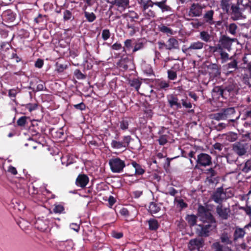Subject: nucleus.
Returning a JSON list of instances; mask_svg holds the SVG:
<instances>
[{"instance_id":"1","label":"nucleus","mask_w":251,"mask_h":251,"mask_svg":"<svg viewBox=\"0 0 251 251\" xmlns=\"http://www.w3.org/2000/svg\"><path fill=\"white\" fill-rule=\"evenodd\" d=\"M210 223H204L202 226L200 225L197 226V232L199 235L201 236H208V233L212 230V228L214 227V222L210 216L209 219Z\"/></svg>"},{"instance_id":"2","label":"nucleus","mask_w":251,"mask_h":251,"mask_svg":"<svg viewBox=\"0 0 251 251\" xmlns=\"http://www.w3.org/2000/svg\"><path fill=\"white\" fill-rule=\"evenodd\" d=\"M109 164L110 169L113 173L121 172L126 166L125 162L119 158H115L110 159Z\"/></svg>"},{"instance_id":"3","label":"nucleus","mask_w":251,"mask_h":251,"mask_svg":"<svg viewBox=\"0 0 251 251\" xmlns=\"http://www.w3.org/2000/svg\"><path fill=\"white\" fill-rule=\"evenodd\" d=\"M197 162L200 166H209L211 164V158L208 154L201 153L198 156Z\"/></svg>"},{"instance_id":"4","label":"nucleus","mask_w":251,"mask_h":251,"mask_svg":"<svg viewBox=\"0 0 251 251\" xmlns=\"http://www.w3.org/2000/svg\"><path fill=\"white\" fill-rule=\"evenodd\" d=\"M203 240L202 239H194L189 241L188 247L191 251H199L203 245Z\"/></svg>"},{"instance_id":"5","label":"nucleus","mask_w":251,"mask_h":251,"mask_svg":"<svg viewBox=\"0 0 251 251\" xmlns=\"http://www.w3.org/2000/svg\"><path fill=\"white\" fill-rule=\"evenodd\" d=\"M231 16L234 20H237L242 17V11L244 10L241 8L237 4H233L231 7Z\"/></svg>"},{"instance_id":"6","label":"nucleus","mask_w":251,"mask_h":251,"mask_svg":"<svg viewBox=\"0 0 251 251\" xmlns=\"http://www.w3.org/2000/svg\"><path fill=\"white\" fill-rule=\"evenodd\" d=\"M88 181L89 178L87 176L85 175H80L77 176L75 183L78 186L84 187L87 185Z\"/></svg>"},{"instance_id":"7","label":"nucleus","mask_w":251,"mask_h":251,"mask_svg":"<svg viewBox=\"0 0 251 251\" xmlns=\"http://www.w3.org/2000/svg\"><path fill=\"white\" fill-rule=\"evenodd\" d=\"M202 7L199 4H193L190 10V15L193 16H200L202 13Z\"/></svg>"},{"instance_id":"8","label":"nucleus","mask_w":251,"mask_h":251,"mask_svg":"<svg viewBox=\"0 0 251 251\" xmlns=\"http://www.w3.org/2000/svg\"><path fill=\"white\" fill-rule=\"evenodd\" d=\"M59 249L65 251H70L72 250L73 243L71 241H61L58 244Z\"/></svg>"},{"instance_id":"9","label":"nucleus","mask_w":251,"mask_h":251,"mask_svg":"<svg viewBox=\"0 0 251 251\" xmlns=\"http://www.w3.org/2000/svg\"><path fill=\"white\" fill-rule=\"evenodd\" d=\"M217 212L222 218L226 219L228 217L229 209L227 208L223 207L221 205H219L217 207Z\"/></svg>"},{"instance_id":"10","label":"nucleus","mask_w":251,"mask_h":251,"mask_svg":"<svg viewBox=\"0 0 251 251\" xmlns=\"http://www.w3.org/2000/svg\"><path fill=\"white\" fill-rule=\"evenodd\" d=\"M237 4L243 10L250 8V11H251V0H237Z\"/></svg>"},{"instance_id":"11","label":"nucleus","mask_w":251,"mask_h":251,"mask_svg":"<svg viewBox=\"0 0 251 251\" xmlns=\"http://www.w3.org/2000/svg\"><path fill=\"white\" fill-rule=\"evenodd\" d=\"M178 47L179 44L178 41L174 38L169 39L166 44V49L168 50L177 49Z\"/></svg>"},{"instance_id":"12","label":"nucleus","mask_w":251,"mask_h":251,"mask_svg":"<svg viewBox=\"0 0 251 251\" xmlns=\"http://www.w3.org/2000/svg\"><path fill=\"white\" fill-rule=\"evenodd\" d=\"M178 101V99L173 95H171L168 97V102L172 107L180 108L181 104Z\"/></svg>"},{"instance_id":"13","label":"nucleus","mask_w":251,"mask_h":251,"mask_svg":"<svg viewBox=\"0 0 251 251\" xmlns=\"http://www.w3.org/2000/svg\"><path fill=\"white\" fill-rule=\"evenodd\" d=\"M166 0H163L160 2H155L152 3V5H155L159 7L162 12L169 10L170 7L166 4Z\"/></svg>"},{"instance_id":"14","label":"nucleus","mask_w":251,"mask_h":251,"mask_svg":"<svg viewBox=\"0 0 251 251\" xmlns=\"http://www.w3.org/2000/svg\"><path fill=\"white\" fill-rule=\"evenodd\" d=\"M129 4L128 0H115L114 4L119 7L122 8L124 10L126 8Z\"/></svg>"},{"instance_id":"15","label":"nucleus","mask_w":251,"mask_h":251,"mask_svg":"<svg viewBox=\"0 0 251 251\" xmlns=\"http://www.w3.org/2000/svg\"><path fill=\"white\" fill-rule=\"evenodd\" d=\"M131 165L132 167L135 169V174L136 175H140L144 173V170L136 162L133 161L131 163Z\"/></svg>"},{"instance_id":"16","label":"nucleus","mask_w":251,"mask_h":251,"mask_svg":"<svg viewBox=\"0 0 251 251\" xmlns=\"http://www.w3.org/2000/svg\"><path fill=\"white\" fill-rule=\"evenodd\" d=\"M111 146L112 148L116 150H124V146L122 142L118 141L113 140L111 143Z\"/></svg>"},{"instance_id":"17","label":"nucleus","mask_w":251,"mask_h":251,"mask_svg":"<svg viewBox=\"0 0 251 251\" xmlns=\"http://www.w3.org/2000/svg\"><path fill=\"white\" fill-rule=\"evenodd\" d=\"M160 210V206L154 202H151L149 206V210L151 213L155 214Z\"/></svg>"},{"instance_id":"18","label":"nucleus","mask_w":251,"mask_h":251,"mask_svg":"<svg viewBox=\"0 0 251 251\" xmlns=\"http://www.w3.org/2000/svg\"><path fill=\"white\" fill-rule=\"evenodd\" d=\"M212 248L215 251H233L229 248H223L218 242L214 243Z\"/></svg>"},{"instance_id":"19","label":"nucleus","mask_w":251,"mask_h":251,"mask_svg":"<svg viewBox=\"0 0 251 251\" xmlns=\"http://www.w3.org/2000/svg\"><path fill=\"white\" fill-rule=\"evenodd\" d=\"M203 47V43L197 41L195 42L192 43L190 45L188 49L189 50H201L202 49Z\"/></svg>"},{"instance_id":"20","label":"nucleus","mask_w":251,"mask_h":251,"mask_svg":"<svg viewBox=\"0 0 251 251\" xmlns=\"http://www.w3.org/2000/svg\"><path fill=\"white\" fill-rule=\"evenodd\" d=\"M245 234V232L243 228H237L234 232L235 239L243 237Z\"/></svg>"},{"instance_id":"21","label":"nucleus","mask_w":251,"mask_h":251,"mask_svg":"<svg viewBox=\"0 0 251 251\" xmlns=\"http://www.w3.org/2000/svg\"><path fill=\"white\" fill-rule=\"evenodd\" d=\"M186 219L190 226H193L196 223L197 217L193 215H188Z\"/></svg>"},{"instance_id":"22","label":"nucleus","mask_w":251,"mask_h":251,"mask_svg":"<svg viewBox=\"0 0 251 251\" xmlns=\"http://www.w3.org/2000/svg\"><path fill=\"white\" fill-rule=\"evenodd\" d=\"M149 228L151 230L156 229L158 227V224L156 220L151 219L149 221Z\"/></svg>"},{"instance_id":"23","label":"nucleus","mask_w":251,"mask_h":251,"mask_svg":"<svg viewBox=\"0 0 251 251\" xmlns=\"http://www.w3.org/2000/svg\"><path fill=\"white\" fill-rule=\"evenodd\" d=\"M200 38L203 41L207 42L210 41V35L206 31H201L200 33Z\"/></svg>"},{"instance_id":"24","label":"nucleus","mask_w":251,"mask_h":251,"mask_svg":"<svg viewBox=\"0 0 251 251\" xmlns=\"http://www.w3.org/2000/svg\"><path fill=\"white\" fill-rule=\"evenodd\" d=\"M223 194L221 191H217L213 196L214 201L217 203L220 202L223 199Z\"/></svg>"},{"instance_id":"25","label":"nucleus","mask_w":251,"mask_h":251,"mask_svg":"<svg viewBox=\"0 0 251 251\" xmlns=\"http://www.w3.org/2000/svg\"><path fill=\"white\" fill-rule=\"evenodd\" d=\"M130 139L131 138L129 136H126L124 137L122 142L124 146V150H126V148L128 147L130 141Z\"/></svg>"},{"instance_id":"26","label":"nucleus","mask_w":251,"mask_h":251,"mask_svg":"<svg viewBox=\"0 0 251 251\" xmlns=\"http://www.w3.org/2000/svg\"><path fill=\"white\" fill-rule=\"evenodd\" d=\"M159 30L160 31L168 34H173V31L172 29L165 25H161L159 27Z\"/></svg>"},{"instance_id":"27","label":"nucleus","mask_w":251,"mask_h":251,"mask_svg":"<svg viewBox=\"0 0 251 251\" xmlns=\"http://www.w3.org/2000/svg\"><path fill=\"white\" fill-rule=\"evenodd\" d=\"M221 240L222 242L225 244H230L231 241L229 240V236L226 233H223L221 236Z\"/></svg>"},{"instance_id":"28","label":"nucleus","mask_w":251,"mask_h":251,"mask_svg":"<svg viewBox=\"0 0 251 251\" xmlns=\"http://www.w3.org/2000/svg\"><path fill=\"white\" fill-rule=\"evenodd\" d=\"M85 15L87 20L90 22H93L95 19L96 16L93 13L85 12Z\"/></svg>"},{"instance_id":"29","label":"nucleus","mask_w":251,"mask_h":251,"mask_svg":"<svg viewBox=\"0 0 251 251\" xmlns=\"http://www.w3.org/2000/svg\"><path fill=\"white\" fill-rule=\"evenodd\" d=\"M102 38L104 40H107L110 36V33L108 29H104L102 32Z\"/></svg>"},{"instance_id":"30","label":"nucleus","mask_w":251,"mask_h":251,"mask_svg":"<svg viewBox=\"0 0 251 251\" xmlns=\"http://www.w3.org/2000/svg\"><path fill=\"white\" fill-rule=\"evenodd\" d=\"M237 138V134L234 133H230L227 136V139L230 142H234L235 141Z\"/></svg>"},{"instance_id":"31","label":"nucleus","mask_w":251,"mask_h":251,"mask_svg":"<svg viewBox=\"0 0 251 251\" xmlns=\"http://www.w3.org/2000/svg\"><path fill=\"white\" fill-rule=\"evenodd\" d=\"M213 15V12L212 11H208L204 15V18L206 19L207 22H210L212 19Z\"/></svg>"},{"instance_id":"32","label":"nucleus","mask_w":251,"mask_h":251,"mask_svg":"<svg viewBox=\"0 0 251 251\" xmlns=\"http://www.w3.org/2000/svg\"><path fill=\"white\" fill-rule=\"evenodd\" d=\"M64 210V207L61 205H55L54 208L53 209L54 212L57 213H61Z\"/></svg>"},{"instance_id":"33","label":"nucleus","mask_w":251,"mask_h":251,"mask_svg":"<svg viewBox=\"0 0 251 251\" xmlns=\"http://www.w3.org/2000/svg\"><path fill=\"white\" fill-rule=\"evenodd\" d=\"M158 142L160 145H164L167 142V138L166 135H162L158 139Z\"/></svg>"},{"instance_id":"34","label":"nucleus","mask_w":251,"mask_h":251,"mask_svg":"<svg viewBox=\"0 0 251 251\" xmlns=\"http://www.w3.org/2000/svg\"><path fill=\"white\" fill-rule=\"evenodd\" d=\"M237 29V26L235 24H231L229 26V31L232 34H235Z\"/></svg>"},{"instance_id":"35","label":"nucleus","mask_w":251,"mask_h":251,"mask_svg":"<svg viewBox=\"0 0 251 251\" xmlns=\"http://www.w3.org/2000/svg\"><path fill=\"white\" fill-rule=\"evenodd\" d=\"M26 121V117H22L17 121V124L20 126H25Z\"/></svg>"},{"instance_id":"36","label":"nucleus","mask_w":251,"mask_h":251,"mask_svg":"<svg viewBox=\"0 0 251 251\" xmlns=\"http://www.w3.org/2000/svg\"><path fill=\"white\" fill-rule=\"evenodd\" d=\"M72 14L69 10H66L63 13V18L64 20H69L72 18Z\"/></svg>"},{"instance_id":"37","label":"nucleus","mask_w":251,"mask_h":251,"mask_svg":"<svg viewBox=\"0 0 251 251\" xmlns=\"http://www.w3.org/2000/svg\"><path fill=\"white\" fill-rule=\"evenodd\" d=\"M168 74L170 79L174 80L176 77V73L173 71H168Z\"/></svg>"},{"instance_id":"38","label":"nucleus","mask_w":251,"mask_h":251,"mask_svg":"<svg viewBox=\"0 0 251 251\" xmlns=\"http://www.w3.org/2000/svg\"><path fill=\"white\" fill-rule=\"evenodd\" d=\"M220 54H221V58L223 60V61L225 62L228 60V54L227 53H226L223 50H221L220 52Z\"/></svg>"},{"instance_id":"39","label":"nucleus","mask_w":251,"mask_h":251,"mask_svg":"<svg viewBox=\"0 0 251 251\" xmlns=\"http://www.w3.org/2000/svg\"><path fill=\"white\" fill-rule=\"evenodd\" d=\"M7 171L13 175H16L18 173L16 169L14 167L12 166H10L8 167L7 169Z\"/></svg>"},{"instance_id":"40","label":"nucleus","mask_w":251,"mask_h":251,"mask_svg":"<svg viewBox=\"0 0 251 251\" xmlns=\"http://www.w3.org/2000/svg\"><path fill=\"white\" fill-rule=\"evenodd\" d=\"M26 109H27L30 112L35 110L37 107L36 104H31L29 103L26 105L25 106Z\"/></svg>"},{"instance_id":"41","label":"nucleus","mask_w":251,"mask_h":251,"mask_svg":"<svg viewBox=\"0 0 251 251\" xmlns=\"http://www.w3.org/2000/svg\"><path fill=\"white\" fill-rule=\"evenodd\" d=\"M143 47V44L142 42H137L134 48L133 52H135L140 49H141Z\"/></svg>"},{"instance_id":"42","label":"nucleus","mask_w":251,"mask_h":251,"mask_svg":"<svg viewBox=\"0 0 251 251\" xmlns=\"http://www.w3.org/2000/svg\"><path fill=\"white\" fill-rule=\"evenodd\" d=\"M176 202H177V205L182 208L186 207L187 206L186 204L182 200H177Z\"/></svg>"},{"instance_id":"43","label":"nucleus","mask_w":251,"mask_h":251,"mask_svg":"<svg viewBox=\"0 0 251 251\" xmlns=\"http://www.w3.org/2000/svg\"><path fill=\"white\" fill-rule=\"evenodd\" d=\"M70 227L75 231H78L79 229V226L76 224L72 223L70 225Z\"/></svg>"},{"instance_id":"44","label":"nucleus","mask_w":251,"mask_h":251,"mask_svg":"<svg viewBox=\"0 0 251 251\" xmlns=\"http://www.w3.org/2000/svg\"><path fill=\"white\" fill-rule=\"evenodd\" d=\"M234 150L239 154L243 155L245 153V151L244 149H239L237 147H234Z\"/></svg>"},{"instance_id":"45","label":"nucleus","mask_w":251,"mask_h":251,"mask_svg":"<svg viewBox=\"0 0 251 251\" xmlns=\"http://www.w3.org/2000/svg\"><path fill=\"white\" fill-rule=\"evenodd\" d=\"M112 236L116 239H120L123 236V233L122 232H113Z\"/></svg>"},{"instance_id":"46","label":"nucleus","mask_w":251,"mask_h":251,"mask_svg":"<svg viewBox=\"0 0 251 251\" xmlns=\"http://www.w3.org/2000/svg\"><path fill=\"white\" fill-rule=\"evenodd\" d=\"M122 48V45L120 43H116L112 46V49L114 50H119Z\"/></svg>"},{"instance_id":"47","label":"nucleus","mask_w":251,"mask_h":251,"mask_svg":"<svg viewBox=\"0 0 251 251\" xmlns=\"http://www.w3.org/2000/svg\"><path fill=\"white\" fill-rule=\"evenodd\" d=\"M132 40L130 39H127L125 42V46L127 49H130L131 47Z\"/></svg>"},{"instance_id":"48","label":"nucleus","mask_w":251,"mask_h":251,"mask_svg":"<svg viewBox=\"0 0 251 251\" xmlns=\"http://www.w3.org/2000/svg\"><path fill=\"white\" fill-rule=\"evenodd\" d=\"M75 107L76 109H78L81 110L84 109L85 108L84 104L82 102L75 105Z\"/></svg>"},{"instance_id":"49","label":"nucleus","mask_w":251,"mask_h":251,"mask_svg":"<svg viewBox=\"0 0 251 251\" xmlns=\"http://www.w3.org/2000/svg\"><path fill=\"white\" fill-rule=\"evenodd\" d=\"M43 65V61L41 59H38L35 63V66L39 68H41Z\"/></svg>"},{"instance_id":"50","label":"nucleus","mask_w":251,"mask_h":251,"mask_svg":"<svg viewBox=\"0 0 251 251\" xmlns=\"http://www.w3.org/2000/svg\"><path fill=\"white\" fill-rule=\"evenodd\" d=\"M120 127L123 130L127 129L128 128V123L126 122H122L121 123Z\"/></svg>"},{"instance_id":"51","label":"nucleus","mask_w":251,"mask_h":251,"mask_svg":"<svg viewBox=\"0 0 251 251\" xmlns=\"http://www.w3.org/2000/svg\"><path fill=\"white\" fill-rule=\"evenodd\" d=\"M120 212L122 215L124 216H127L129 215L128 211L125 208L121 209Z\"/></svg>"},{"instance_id":"52","label":"nucleus","mask_w":251,"mask_h":251,"mask_svg":"<svg viewBox=\"0 0 251 251\" xmlns=\"http://www.w3.org/2000/svg\"><path fill=\"white\" fill-rule=\"evenodd\" d=\"M182 103L186 108H191L192 107V105L190 102H187L183 100H182Z\"/></svg>"},{"instance_id":"53","label":"nucleus","mask_w":251,"mask_h":251,"mask_svg":"<svg viewBox=\"0 0 251 251\" xmlns=\"http://www.w3.org/2000/svg\"><path fill=\"white\" fill-rule=\"evenodd\" d=\"M222 6V9L226 12H227L229 9V6L228 4L226 2H223Z\"/></svg>"},{"instance_id":"54","label":"nucleus","mask_w":251,"mask_h":251,"mask_svg":"<svg viewBox=\"0 0 251 251\" xmlns=\"http://www.w3.org/2000/svg\"><path fill=\"white\" fill-rule=\"evenodd\" d=\"M234 109L233 108H230L226 110L224 112V115H227L229 113H234Z\"/></svg>"},{"instance_id":"55","label":"nucleus","mask_w":251,"mask_h":251,"mask_svg":"<svg viewBox=\"0 0 251 251\" xmlns=\"http://www.w3.org/2000/svg\"><path fill=\"white\" fill-rule=\"evenodd\" d=\"M142 194V192L141 191H136L133 192L134 197L135 198L140 197Z\"/></svg>"},{"instance_id":"56","label":"nucleus","mask_w":251,"mask_h":251,"mask_svg":"<svg viewBox=\"0 0 251 251\" xmlns=\"http://www.w3.org/2000/svg\"><path fill=\"white\" fill-rule=\"evenodd\" d=\"M17 94L16 91L14 90H10L9 91V96L11 97H15Z\"/></svg>"},{"instance_id":"57","label":"nucleus","mask_w":251,"mask_h":251,"mask_svg":"<svg viewBox=\"0 0 251 251\" xmlns=\"http://www.w3.org/2000/svg\"><path fill=\"white\" fill-rule=\"evenodd\" d=\"M214 148L215 149L221 151L222 149L223 146L220 143H216L214 145Z\"/></svg>"},{"instance_id":"58","label":"nucleus","mask_w":251,"mask_h":251,"mask_svg":"<svg viewBox=\"0 0 251 251\" xmlns=\"http://www.w3.org/2000/svg\"><path fill=\"white\" fill-rule=\"evenodd\" d=\"M237 66V63L236 61H234L228 64V68H235Z\"/></svg>"},{"instance_id":"59","label":"nucleus","mask_w":251,"mask_h":251,"mask_svg":"<svg viewBox=\"0 0 251 251\" xmlns=\"http://www.w3.org/2000/svg\"><path fill=\"white\" fill-rule=\"evenodd\" d=\"M108 202L110 205H112L115 202L114 198L112 196L109 197L108 199Z\"/></svg>"},{"instance_id":"60","label":"nucleus","mask_w":251,"mask_h":251,"mask_svg":"<svg viewBox=\"0 0 251 251\" xmlns=\"http://www.w3.org/2000/svg\"><path fill=\"white\" fill-rule=\"evenodd\" d=\"M169 86V84L166 82H162L160 83V87L163 88H167Z\"/></svg>"},{"instance_id":"61","label":"nucleus","mask_w":251,"mask_h":251,"mask_svg":"<svg viewBox=\"0 0 251 251\" xmlns=\"http://www.w3.org/2000/svg\"><path fill=\"white\" fill-rule=\"evenodd\" d=\"M189 96L193 99H194V100H197V97L196 96V95L193 93H192V92H190L189 93Z\"/></svg>"},{"instance_id":"62","label":"nucleus","mask_w":251,"mask_h":251,"mask_svg":"<svg viewBox=\"0 0 251 251\" xmlns=\"http://www.w3.org/2000/svg\"><path fill=\"white\" fill-rule=\"evenodd\" d=\"M134 82H135V85H134V86H135V87L136 89L137 90H138V89H139V88L140 87V82H139L138 81H137V80L135 81Z\"/></svg>"},{"instance_id":"63","label":"nucleus","mask_w":251,"mask_h":251,"mask_svg":"<svg viewBox=\"0 0 251 251\" xmlns=\"http://www.w3.org/2000/svg\"><path fill=\"white\" fill-rule=\"evenodd\" d=\"M158 44L159 45V49H162V48H163L165 47L166 48V45H165L164 43L158 42Z\"/></svg>"},{"instance_id":"64","label":"nucleus","mask_w":251,"mask_h":251,"mask_svg":"<svg viewBox=\"0 0 251 251\" xmlns=\"http://www.w3.org/2000/svg\"><path fill=\"white\" fill-rule=\"evenodd\" d=\"M246 213L248 215L251 214V209L250 208H248L246 210Z\"/></svg>"}]
</instances>
